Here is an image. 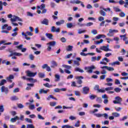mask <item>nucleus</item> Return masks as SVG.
Returning a JSON list of instances; mask_svg holds the SVG:
<instances>
[{
  "mask_svg": "<svg viewBox=\"0 0 128 128\" xmlns=\"http://www.w3.org/2000/svg\"><path fill=\"white\" fill-rule=\"evenodd\" d=\"M56 44V41H52L46 44L48 46L47 48V50L48 52H50L52 50V46H54Z\"/></svg>",
  "mask_w": 128,
  "mask_h": 128,
  "instance_id": "f257e3e1",
  "label": "nucleus"
},
{
  "mask_svg": "<svg viewBox=\"0 0 128 128\" xmlns=\"http://www.w3.org/2000/svg\"><path fill=\"white\" fill-rule=\"evenodd\" d=\"M84 70H86V72H88V74H92V70H96V66H90L85 67Z\"/></svg>",
  "mask_w": 128,
  "mask_h": 128,
  "instance_id": "f03ea898",
  "label": "nucleus"
},
{
  "mask_svg": "<svg viewBox=\"0 0 128 128\" xmlns=\"http://www.w3.org/2000/svg\"><path fill=\"white\" fill-rule=\"evenodd\" d=\"M94 116H96V118H102V116H104L105 120H108V115L106 113H104V114H94Z\"/></svg>",
  "mask_w": 128,
  "mask_h": 128,
  "instance_id": "7ed1b4c3",
  "label": "nucleus"
},
{
  "mask_svg": "<svg viewBox=\"0 0 128 128\" xmlns=\"http://www.w3.org/2000/svg\"><path fill=\"white\" fill-rule=\"evenodd\" d=\"M118 32V30H112V29H110L109 30V32L107 34L108 36H114V34Z\"/></svg>",
  "mask_w": 128,
  "mask_h": 128,
  "instance_id": "20e7f679",
  "label": "nucleus"
},
{
  "mask_svg": "<svg viewBox=\"0 0 128 128\" xmlns=\"http://www.w3.org/2000/svg\"><path fill=\"white\" fill-rule=\"evenodd\" d=\"M114 100L113 101L114 104H120L122 102V98L120 96H116Z\"/></svg>",
  "mask_w": 128,
  "mask_h": 128,
  "instance_id": "39448f33",
  "label": "nucleus"
},
{
  "mask_svg": "<svg viewBox=\"0 0 128 128\" xmlns=\"http://www.w3.org/2000/svg\"><path fill=\"white\" fill-rule=\"evenodd\" d=\"M106 62H110V60L106 58H104L102 60V61L100 62V64H104V66H106L108 64V63Z\"/></svg>",
  "mask_w": 128,
  "mask_h": 128,
  "instance_id": "423d86ee",
  "label": "nucleus"
},
{
  "mask_svg": "<svg viewBox=\"0 0 128 128\" xmlns=\"http://www.w3.org/2000/svg\"><path fill=\"white\" fill-rule=\"evenodd\" d=\"M77 80V84H82V80H84V77L82 76H77L75 78Z\"/></svg>",
  "mask_w": 128,
  "mask_h": 128,
  "instance_id": "0eeeda50",
  "label": "nucleus"
},
{
  "mask_svg": "<svg viewBox=\"0 0 128 128\" xmlns=\"http://www.w3.org/2000/svg\"><path fill=\"white\" fill-rule=\"evenodd\" d=\"M1 92H4L6 94H8V87H5L4 86H2L1 87Z\"/></svg>",
  "mask_w": 128,
  "mask_h": 128,
  "instance_id": "6e6552de",
  "label": "nucleus"
},
{
  "mask_svg": "<svg viewBox=\"0 0 128 128\" xmlns=\"http://www.w3.org/2000/svg\"><path fill=\"white\" fill-rule=\"evenodd\" d=\"M51 32H60V28H56V26H52L51 28Z\"/></svg>",
  "mask_w": 128,
  "mask_h": 128,
  "instance_id": "1a4fd4ad",
  "label": "nucleus"
},
{
  "mask_svg": "<svg viewBox=\"0 0 128 128\" xmlns=\"http://www.w3.org/2000/svg\"><path fill=\"white\" fill-rule=\"evenodd\" d=\"M76 60H74V64H75V66H80V62H81L82 59H80V58L78 57L76 58Z\"/></svg>",
  "mask_w": 128,
  "mask_h": 128,
  "instance_id": "9d476101",
  "label": "nucleus"
},
{
  "mask_svg": "<svg viewBox=\"0 0 128 128\" xmlns=\"http://www.w3.org/2000/svg\"><path fill=\"white\" fill-rule=\"evenodd\" d=\"M16 20H18V22H22V20L18 16H14V18H11V22H16Z\"/></svg>",
  "mask_w": 128,
  "mask_h": 128,
  "instance_id": "9b49d317",
  "label": "nucleus"
},
{
  "mask_svg": "<svg viewBox=\"0 0 128 128\" xmlns=\"http://www.w3.org/2000/svg\"><path fill=\"white\" fill-rule=\"evenodd\" d=\"M100 50H104V52H112V50L108 48L106 46H101Z\"/></svg>",
  "mask_w": 128,
  "mask_h": 128,
  "instance_id": "f8f14e48",
  "label": "nucleus"
},
{
  "mask_svg": "<svg viewBox=\"0 0 128 128\" xmlns=\"http://www.w3.org/2000/svg\"><path fill=\"white\" fill-rule=\"evenodd\" d=\"M14 78V76L12 74H10L9 76L6 77V80H8V82H12V80Z\"/></svg>",
  "mask_w": 128,
  "mask_h": 128,
  "instance_id": "ddd939ff",
  "label": "nucleus"
},
{
  "mask_svg": "<svg viewBox=\"0 0 128 128\" xmlns=\"http://www.w3.org/2000/svg\"><path fill=\"white\" fill-rule=\"evenodd\" d=\"M88 92H90V88L88 86H85L83 88V94H88Z\"/></svg>",
  "mask_w": 128,
  "mask_h": 128,
  "instance_id": "4468645a",
  "label": "nucleus"
},
{
  "mask_svg": "<svg viewBox=\"0 0 128 128\" xmlns=\"http://www.w3.org/2000/svg\"><path fill=\"white\" fill-rule=\"evenodd\" d=\"M106 38V36L104 34H98L95 37V38L96 40H100V38Z\"/></svg>",
  "mask_w": 128,
  "mask_h": 128,
  "instance_id": "2eb2a0df",
  "label": "nucleus"
},
{
  "mask_svg": "<svg viewBox=\"0 0 128 128\" xmlns=\"http://www.w3.org/2000/svg\"><path fill=\"white\" fill-rule=\"evenodd\" d=\"M118 20H120V18L118 17L112 18V20L114 21V22H112V24L113 26H116V24H118Z\"/></svg>",
  "mask_w": 128,
  "mask_h": 128,
  "instance_id": "dca6fc26",
  "label": "nucleus"
},
{
  "mask_svg": "<svg viewBox=\"0 0 128 128\" xmlns=\"http://www.w3.org/2000/svg\"><path fill=\"white\" fill-rule=\"evenodd\" d=\"M48 22L49 20L46 18L44 19V20L41 22V24H45L46 26H48Z\"/></svg>",
  "mask_w": 128,
  "mask_h": 128,
  "instance_id": "f3484780",
  "label": "nucleus"
},
{
  "mask_svg": "<svg viewBox=\"0 0 128 128\" xmlns=\"http://www.w3.org/2000/svg\"><path fill=\"white\" fill-rule=\"evenodd\" d=\"M20 120V117H18V116H16L14 118H12L10 119L11 122H16V120Z\"/></svg>",
  "mask_w": 128,
  "mask_h": 128,
  "instance_id": "a211bd4d",
  "label": "nucleus"
},
{
  "mask_svg": "<svg viewBox=\"0 0 128 128\" xmlns=\"http://www.w3.org/2000/svg\"><path fill=\"white\" fill-rule=\"evenodd\" d=\"M51 68H56V66H58V63L54 60L51 62Z\"/></svg>",
  "mask_w": 128,
  "mask_h": 128,
  "instance_id": "6ab92c4d",
  "label": "nucleus"
},
{
  "mask_svg": "<svg viewBox=\"0 0 128 128\" xmlns=\"http://www.w3.org/2000/svg\"><path fill=\"white\" fill-rule=\"evenodd\" d=\"M64 24V20H60L56 22V26H60L61 24Z\"/></svg>",
  "mask_w": 128,
  "mask_h": 128,
  "instance_id": "aec40b11",
  "label": "nucleus"
},
{
  "mask_svg": "<svg viewBox=\"0 0 128 128\" xmlns=\"http://www.w3.org/2000/svg\"><path fill=\"white\" fill-rule=\"evenodd\" d=\"M43 86H46V88H52V86H56V85H50L48 83L44 84H43Z\"/></svg>",
  "mask_w": 128,
  "mask_h": 128,
  "instance_id": "412c9836",
  "label": "nucleus"
},
{
  "mask_svg": "<svg viewBox=\"0 0 128 128\" xmlns=\"http://www.w3.org/2000/svg\"><path fill=\"white\" fill-rule=\"evenodd\" d=\"M120 38L121 40H122L124 42H126L128 40V37H126V34L120 35Z\"/></svg>",
  "mask_w": 128,
  "mask_h": 128,
  "instance_id": "4be33fe9",
  "label": "nucleus"
},
{
  "mask_svg": "<svg viewBox=\"0 0 128 128\" xmlns=\"http://www.w3.org/2000/svg\"><path fill=\"white\" fill-rule=\"evenodd\" d=\"M26 76H29V78H32V72L30 70H27L26 72Z\"/></svg>",
  "mask_w": 128,
  "mask_h": 128,
  "instance_id": "5701e85b",
  "label": "nucleus"
},
{
  "mask_svg": "<svg viewBox=\"0 0 128 128\" xmlns=\"http://www.w3.org/2000/svg\"><path fill=\"white\" fill-rule=\"evenodd\" d=\"M46 36L48 38H49V40H53V38H52V36H53L52 34H49V33H46Z\"/></svg>",
  "mask_w": 128,
  "mask_h": 128,
  "instance_id": "b1692460",
  "label": "nucleus"
},
{
  "mask_svg": "<svg viewBox=\"0 0 128 128\" xmlns=\"http://www.w3.org/2000/svg\"><path fill=\"white\" fill-rule=\"evenodd\" d=\"M48 90H46L44 89H40V90H39V94H48Z\"/></svg>",
  "mask_w": 128,
  "mask_h": 128,
  "instance_id": "393cba45",
  "label": "nucleus"
},
{
  "mask_svg": "<svg viewBox=\"0 0 128 128\" xmlns=\"http://www.w3.org/2000/svg\"><path fill=\"white\" fill-rule=\"evenodd\" d=\"M72 48H74V46L69 45L67 46L66 50H67V52H72Z\"/></svg>",
  "mask_w": 128,
  "mask_h": 128,
  "instance_id": "a878e982",
  "label": "nucleus"
},
{
  "mask_svg": "<svg viewBox=\"0 0 128 128\" xmlns=\"http://www.w3.org/2000/svg\"><path fill=\"white\" fill-rule=\"evenodd\" d=\"M28 87L26 88V90H32V84H28Z\"/></svg>",
  "mask_w": 128,
  "mask_h": 128,
  "instance_id": "bb28decb",
  "label": "nucleus"
},
{
  "mask_svg": "<svg viewBox=\"0 0 128 128\" xmlns=\"http://www.w3.org/2000/svg\"><path fill=\"white\" fill-rule=\"evenodd\" d=\"M6 80L4 79L2 80L0 82V86H4V84H6Z\"/></svg>",
  "mask_w": 128,
  "mask_h": 128,
  "instance_id": "cd10ccee",
  "label": "nucleus"
},
{
  "mask_svg": "<svg viewBox=\"0 0 128 128\" xmlns=\"http://www.w3.org/2000/svg\"><path fill=\"white\" fill-rule=\"evenodd\" d=\"M50 98H52L53 100H58V99L54 97L52 95H50L48 96V97L46 98L47 100H50Z\"/></svg>",
  "mask_w": 128,
  "mask_h": 128,
  "instance_id": "c85d7f7f",
  "label": "nucleus"
},
{
  "mask_svg": "<svg viewBox=\"0 0 128 128\" xmlns=\"http://www.w3.org/2000/svg\"><path fill=\"white\" fill-rule=\"evenodd\" d=\"M71 86H76V88H82V85H80V86L76 85V83L75 82H72Z\"/></svg>",
  "mask_w": 128,
  "mask_h": 128,
  "instance_id": "c756f323",
  "label": "nucleus"
},
{
  "mask_svg": "<svg viewBox=\"0 0 128 128\" xmlns=\"http://www.w3.org/2000/svg\"><path fill=\"white\" fill-rule=\"evenodd\" d=\"M22 78L24 80H28V82H32V78H26V76H22Z\"/></svg>",
  "mask_w": 128,
  "mask_h": 128,
  "instance_id": "7c9ffc66",
  "label": "nucleus"
},
{
  "mask_svg": "<svg viewBox=\"0 0 128 128\" xmlns=\"http://www.w3.org/2000/svg\"><path fill=\"white\" fill-rule=\"evenodd\" d=\"M113 8L114 12H122V10L119 8L118 7H113Z\"/></svg>",
  "mask_w": 128,
  "mask_h": 128,
  "instance_id": "2f4dec72",
  "label": "nucleus"
},
{
  "mask_svg": "<svg viewBox=\"0 0 128 128\" xmlns=\"http://www.w3.org/2000/svg\"><path fill=\"white\" fill-rule=\"evenodd\" d=\"M62 68H67V70H71L72 66L68 65L63 64L62 65Z\"/></svg>",
  "mask_w": 128,
  "mask_h": 128,
  "instance_id": "473e14b6",
  "label": "nucleus"
},
{
  "mask_svg": "<svg viewBox=\"0 0 128 128\" xmlns=\"http://www.w3.org/2000/svg\"><path fill=\"white\" fill-rule=\"evenodd\" d=\"M66 26L68 28H73L74 25H72V23H67L66 24Z\"/></svg>",
  "mask_w": 128,
  "mask_h": 128,
  "instance_id": "72a5a7b5",
  "label": "nucleus"
},
{
  "mask_svg": "<svg viewBox=\"0 0 128 128\" xmlns=\"http://www.w3.org/2000/svg\"><path fill=\"white\" fill-rule=\"evenodd\" d=\"M96 102H97L98 104H102V98L98 97L96 99Z\"/></svg>",
  "mask_w": 128,
  "mask_h": 128,
  "instance_id": "f704fd0d",
  "label": "nucleus"
},
{
  "mask_svg": "<svg viewBox=\"0 0 128 128\" xmlns=\"http://www.w3.org/2000/svg\"><path fill=\"white\" fill-rule=\"evenodd\" d=\"M38 76L39 78H44V76H46V75L44 74V73H42V72H39L38 74Z\"/></svg>",
  "mask_w": 128,
  "mask_h": 128,
  "instance_id": "c9c22d12",
  "label": "nucleus"
},
{
  "mask_svg": "<svg viewBox=\"0 0 128 128\" xmlns=\"http://www.w3.org/2000/svg\"><path fill=\"white\" fill-rule=\"evenodd\" d=\"M100 14H101V16H106V13L103 10H100Z\"/></svg>",
  "mask_w": 128,
  "mask_h": 128,
  "instance_id": "e433bc0d",
  "label": "nucleus"
},
{
  "mask_svg": "<svg viewBox=\"0 0 128 128\" xmlns=\"http://www.w3.org/2000/svg\"><path fill=\"white\" fill-rule=\"evenodd\" d=\"M120 62L118 61H116L115 62H114L112 63L111 64V66H120Z\"/></svg>",
  "mask_w": 128,
  "mask_h": 128,
  "instance_id": "4c0bfd02",
  "label": "nucleus"
},
{
  "mask_svg": "<svg viewBox=\"0 0 128 128\" xmlns=\"http://www.w3.org/2000/svg\"><path fill=\"white\" fill-rule=\"evenodd\" d=\"M0 42H1V44H4V46H8L10 44H12V42L6 43V40H1Z\"/></svg>",
  "mask_w": 128,
  "mask_h": 128,
  "instance_id": "58836bf2",
  "label": "nucleus"
},
{
  "mask_svg": "<svg viewBox=\"0 0 128 128\" xmlns=\"http://www.w3.org/2000/svg\"><path fill=\"white\" fill-rule=\"evenodd\" d=\"M120 12L119 14V16H120V18H124V16H126V13H124V12Z\"/></svg>",
  "mask_w": 128,
  "mask_h": 128,
  "instance_id": "ea45409f",
  "label": "nucleus"
},
{
  "mask_svg": "<svg viewBox=\"0 0 128 128\" xmlns=\"http://www.w3.org/2000/svg\"><path fill=\"white\" fill-rule=\"evenodd\" d=\"M62 128H74L73 126H70L68 124L64 125L62 126Z\"/></svg>",
  "mask_w": 128,
  "mask_h": 128,
  "instance_id": "a19ab883",
  "label": "nucleus"
},
{
  "mask_svg": "<svg viewBox=\"0 0 128 128\" xmlns=\"http://www.w3.org/2000/svg\"><path fill=\"white\" fill-rule=\"evenodd\" d=\"M44 8H46V5L44 4H42L40 6H37V8H40L41 10L44 9Z\"/></svg>",
  "mask_w": 128,
  "mask_h": 128,
  "instance_id": "79ce46f5",
  "label": "nucleus"
},
{
  "mask_svg": "<svg viewBox=\"0 0 128 128\" xmlns=\"http://www.w3.org/2000/svg\"><path fill=\"white\" fill-rule=\"evenodd\" d=\"M75 72H84V70L80 69L79 68H75Z\"/></svg>",
  "mask_w": 128,
  "mask_h": 128,
  "instance_id": "37998d69",
  "label": "nucleus"
},
{
  "mask_svg": "<svg viewBox=\"0 0 128 128\" xmlns=\"http://www.w3.org/2000/svg\"><path fill=\"white\" fill-rule=\"evenodd\" d=\"M96 44H102L104 42V40L101 39L100 41H94Z\"/></svg>",
  "mask_w": 128,
  "mask_h": 128,
  "instance_id": "c03bdc74",
  "label": "nucleus"
},
{
  "mask_svg": "<svg viewBox=\"0 0 128 128\" xmlns=\"http://www.w3.org/2000/svg\"><path fill=\"white\" fill-rule=\"evenodd\" d=\"M22 36H25V38L26 40H30V38L28 37V35H26V34H24V32H22Z\"/></svg>",
  "mask_w": 128,
  "mask_h": 128,
  "instance_id": "a18cd8bd",
  "label": "nucleus"
},
{
  "mask_svg": "<svg viewBox=\"0 0 128 128\" xmlns=\"http://www.w3.org/2000/svg\"><path fill=\"white\" fill-rule=\"evenodd\" d=\"M11 100H18V96H13L12 97H11L10 98Z\"/></svg>",
  "mask_w": 128,
  "mask_h": 128,
  "instance_id": "49530a36",
  "label": "nucleus"
},
{
  "mask_svg": "<svg viewBox=\"0 0 128 128\" xmlns=\"http://www.w3.org/2000/svg\"><path fill=\"white\" fill-rule=\"evenodd\" d=\"M114 92H120V90H122V88H116L114 89Z\"/></svg>",
  "mask_w": 128,
  "mask_h": 128,
  "instance_id": "de8ad7c7",
  "label": "nucleus"
},
{
  "mask_svg": "<svg viewBox=\"0 0 128 128\" xmlns=\"http://www.w3.org/2000/svg\"><path fill=\"white\" fill-rule=\"evenodd\" d=\"M55 78H56L55 80L56 82H58V80H60V75L56 74L55 75Z\"/></svg>",
  "mask_w": 128,
  "mask_h": 128,
  "instance_id": "09e8293b",
  "label": "nucleus"
},
{
  "mask_svg": "<svg viewBox=\"0 0 128 128\" xmlns=\"http://www.w3.org/2000/svg\"><path fill=\"white\" fill-rule=\"evenodd\" d=\"M89 98H90V100H94V98H96V96L92 94L89 96Z\"/></svg>",
  "mask_w": 128,
  "mask_h": 128,
  "instance_id": "8fccbe9b",
  "label": "nucleus"
},
{
  "mask_svg": "<svg viewBox=\"0 0 128 128\" xmlns=\"http://www.w3.org/2000/svg\"><path fill=\"white\" fill-rule=\"evenodd\" d=\"M112 114L115 116V118H118V116H120V114L118 112H112Z\"/></svg>",
  "mask_w": 128,
  "mask_h": 128,
  "instance_id": "3c124183",
  "label": "nucleus"
},
{
  "mask_svg": "<svg viewBox=\"0 0 128 128\" xmlns=\"http://www.w3.org/2000/svg\"><path fill=\"white\" fill-rule=\"evenodd\" d=\"M106 40H107V42H108V44H110V42H114V40L110 39L108 38H106Z\"/></svg>",
  "mask_w": 128,
  "mask_h": 128,
  "instance_id": "603ef678",
  "label": "nucleus"
},
{
  "mask_svg": "<svg viewBox=\"0 0 128 128\" xmlns=\"http://www.w3.org/2000/svg\"><path fill=\"white\" fill-rule=\"evenodd\" d=\"M14 56H22V54L18 53L16 52H14Z\"/></svg>",
  "mask_w": 128,
  "mask_h": 128,
  "instance_id": "864d4df0",
  "label": "nucleus"
},
{
  "mask_svg": "<svg viewBox=\"0 0 128 128\" xmlns=\"http://www.w3.org/2000/svg\"><path fill=\"white\" fill-rule=\"evenodd\" d=\"M50 106H56V102H50Z\"/></svg>",
  "mask_w": 128,
  "mask_h": 128,
  "instance_id": "5fc2aeb1",
  "label": "nucleus"
},
{
  "mask_svg": "<svg viewBox=\"0 0 128 128\" xmlns=\"http://www.w3.org/2000/svg\"><path fill=\"white\" fill-rule=\"evenodd\" d=\"M118 2L120 6H122V4H125V2L124 0H120Z\"/></svg>",
  "mask_w": 128,
  "mask_h": 128,
  "instance_id": "6e6d98bb",
  "label": "nucleus"
},
{
  "mask_svg": "<svg viewBox=\"0 0 128 128\" xmlns=\"http://www.w3.org/2000/svg\"><path fill=\"white\" fill-rule=\"evenodd\" d=\"M94 108H102V105L100 104H96L93 105Z\"/></svg>",
  "mask_w": 128,
  "mask_h": 128,
  "instance_id": "4d7b16f0",
  "label": "nucleus"
},
{
  "mask_svg": "<svg viewBox=\"0 0 128 128\" xmlns=\"http://www.w3.org/2000/svg\"><path fill=\"white\" fill-rule=\"evenodd\" d=\"M28 104H29L30 110H32V103L26 102V105L28 106Z\"/></svg>",
  "mask_w": 128,
  "mask_h": 128,
  "instance_id": "13d9d810",
  "label": "nucleus"
},
{
  "mask_svg": "<svg viewBox=\"0 0 128 128\" xmlns=\"http://www.w3.org/2000/svg\"><path fill=\"white\" fill-rule=\"evenodd\" d=\"M4 106H0V112H4Z\"/></svg>",
  "mask_w": 128,
  "mask_h": 128,
  "instance_id": "bf43d9fd",
  "label": "nucleus"
},
{
  "mask_svg": "<svg viewBox=\"0 0 128 128\" xmlns=\"http://www.w3.org/2000/svg\"><path fill=\"white\" fill-rule=\"evenodd\" d=\"M93 24H94V23H92V22H90L86 24L85 26H93Z\"/></svg>",
  "mask_w": 128,
  "mask_h": 128,
  "instance_id": "052dcab7",
  "label": "nucleus"
},
{
  "mask_svg": "<svg viewBox=\"0 0 128 128\" xmlns=\"http://www.w3.org/2000/svg\"><path fill=\"white\" fill-rule=\"evenodd\" d=\"M92 34H98V30H93L91 31Z\"/></svg>",
  "mask_w": 128,
  "mask_h": 128,
  "instance_id": "680f3d73",
  "label": "nucleus"
},
{
  "mask_svg": "<svg viewBox=\"0 0 128 128\" xmlns=\"http://www.w3.org/2000/svg\"><path fill=\"white\" fill-rule=\"evenodd\" d=\"M94 90H100V86L98 85H96L94 88Z\"/></svg>",
  "mask_w": 128,
  "mask_h": 128,
  "instance_id": "e2e57ef3",
  "label": "nucleus"
},
{
  "mask_svg": "<svg viewBox=\"0 0 128 128\" xmlns=\"http://www.w3.org/2000/svg\"><path fill=\"white\" fill-rule=\"evenodd\" d=\"M74 126L76 128H78V126H80V120L77 121V122L74 124Z\"/></svg>",
  "mask_w": 128,
  "mask_h": 128,
  "instance_id": "0e129e2a",
  "label": "nucleus"
},
{
  "mask_svg": "<svg viewBox=\"0 0 128 128\" xmlns=\"http://www.w3.org/2000/svg\"><path fill=\"white\" fill-rule=\"evenodd\" d=\"M24 106V105H22V104H18V108H22Z\"/></svg>",
  "mask_w": 128,
  "mask_h": 128,
  "instance_id": "69168bd1",
  "label": "nucleus"
},
{
  "mask_svg": "<svg viewBox=\"0 0 128 128\" xmlns=\"http://www.w3.org/2000/svg\"><path fill=\"white\" fill-rule=\"evenodd\" d=\"M75 94L78 96H80V91H75Z\"/></svg>",
  "mask_w": 128,
  "mask_h": 128,
  "instance_id": "338daca9",
  "label": "nucleus"
},
{
  "mask_svg": "<svg viewBox=\"0 0 128 128\" xmlns=\"http://www.w3.org/2000/svg\"><path fill=\"white\" fill-rule=\"evenodd\" d=\"M125 3L124 4V8H128V0H125Z\"/></svg>",
  "mask_w": 128,
  "mask_h": 128,
  "instance_id": "774afa93",
  "label": "nucleus"
}]
</instances>
